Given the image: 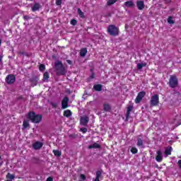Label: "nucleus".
<instances>
[{"mask_svg":"<svg viewBox=\"0 0 181 181\" xmlns=\"http://www.w3.org/2000/svg\"><path fill=\"white\" fill-rule=\"evenodd\" d=\"M64 116L69 117H71V111L69 110H66L64 112Z\"/></svg>","mask_w":181,"mask_h":181,"instance_id":"nucleus-20","label":"nucleus"},{"mask_svg":"<svg viewBox=\"0 0 181 181\" xmlns=\"http://www.w3.org/2000/svg\"><path fill=\"white\" fill-rule=\"evenodd\" d=\"M132 153H138V149L135 147H132L131 149Z\"/></svg>","mask_w":181,"mask_h":181,"instance_id":"nucleus-29","label":"nucleus"},{"mask_svg":"<svg viewBox=\"0 0 181 181\" xmlns=\"http://www.w3.org/2000/svg\"><path fill=\"white\" fill-rule=\"evenodd\" d=\"M94 90L96 91H101L103 90V86L98 84L93 86Z\"/></svg>","mask_w":181,"mask_h":181,"instance_id":"nucleus-19","label":"nucleus"},{"mask_svg":"<svg viewBox=\"0 0 181 181\" xmlns=\"http://www.w3.org/2000/svg\"><path fill=\"white\" fill-rule=\"evenodd\" d=\"M157 156H156V160L157 162H162L163 159V153H162V151L158 150L156 152Z\"/></svg>","mask_w":181,"mask_h":181,"instance_id":"nucleus-7","label":"nucleus"},{"mask_svg":"<svg viewBox=\"0 0 181 181\" xmlns=\"http://www.w3.org/2000/svg\"><path fill=\"white\" fill-rule=\"evenodd\" d=\"M28 118L32 121V122H35V124H38L40 121H42V115H36L33 112H30L28 115Z\"/></svg>","mask_w":181,"mask_h":181,"instance_id":"nucleus-2","label":"nucleus"},{"mask_svg":"<svg viewBox=\"0 0 181 181\" xmlns=\"http://www.w3.org/2000/svg\"><path fill=\"white\" fill-rule=\"evenodd\" d=\"M66 62H67V63H69V64H71V61L67 60Z\"/></svg>","mask_w":181,"mask_h":181,"instance_id":"nucleus-41","label":"nucleus"},{"mask_svg":"<svg viewBox=\"0 0 181 181\" xmlns=\"http://www.w3.org/2000/svg\"><path fill=\"white\" fill-rule=\"evenodd\" d=\"M44 81H49V73L45 72L44 76H43Z\"/></svg>","mask_w":181,"mask_h":181,"instance_id":"nucleus-23","label":"nucleus"},{"mask_svg":"<svg viewBox=\"0 0 181 181\" xmlns=\"http://www.w3.org/2000/svg\"><path fill=\"white\" fill-rule=\"evenodd\" d=\"M80 177H81V179L82 180H86V175H81V176H80Z\"/></svg>","mask_w":181,"mask_h":181,"instance_id":"nucleus-37","label":"nucleus"},{"mask_svg":"<svg viewBox=\"0 0 181 181\" xmlns=\"http://www.w3.org/2000/svg\"><path fill=\"white\" fill-rule=\"evenodd\" d=\"M169 86L171 88L177 87V78L175 76H171L169 79Z\"/></svg>","mask_w":181,"mask_h":181,"instance_id":"nucleus-4","label":"nucleus"},{"mask_svg":"<svg viewBox=\"0 0 181 181\" xmlns=\"http://www.w3.org/2000/svg\"><path fill=\"white\" fill-rule=\"evenodd\" d=\"M6 181H12V180H6Z\"/></svg>","mask_w":181,"mask_h":181,"instance_id":"nucleus-42","label":"nucleus"},{"mask_svg":"<svg viewBox=\"0 0 181 181\" xmlns=\"http://www.w3.org/2000/svg\"><path fill=\"white\" fill-rule=\"evenodd\" d=\"M6 177L8 179H9V180H13V179H15V175L11 174V173H8L6 175Z\"/></svg>","mask_w":181,"mask_h":181,"instance_id":"nucleus-24","label":"nucleus"},{"mask_svg":"<svg viewBox=\"0 0 181 181\" xmlns=\"http://www.w3.org/2000/svg\"><path fill=\"white\" fill-rule=\"evenodd\" d=\"M107 32L110 35H111V36H118V33H119V30L117 26L112 25L107 28Z\"/></svg>","mask_w":181,"mask_h":181,"instance_id":"nucleus-3","label":"nucleus"},{"mask_svg":"<svg viewBox=\"0 0 181 181\" xmlns=\"http://www.w3.org/2000/svg\"><path fill=\"white\" fill-rule=\"evenodd\" d=\"M103 110L104 111H106V112L111 111V106L108 103H105L103 105Z\"/></svg>","mask_w":181,"mask_h":181,"instance_id":"nucleus-17","label":"nucleus"},{"mask_svg":"<svg viewBox=\"0 0 181 181\" xmlns=\"http://www.w3.org/2000/svg\"><path fill=\"white\" fill-rule=\"evenodd\" d=\"M117 2V0H109L107 1V5H113V4H115Z\"/></svg>","mask_w":181,"mask_h":181,"instance_id":"nucleus-31","label":"nucleus"},{"mask_svg":"<svg viewBox=\"0 0 181 181\" xmlns=\"http://www.w3.org/2000/svg\"><path fill=\"white\" fill-rule=\"evenodd\" d=\"M144 145V141H142V139H139L137 140V146H142Z\"/></svg>","mask_w":181,"mask_h":181,"instance_id":"nucleus-26","label":"nucleus"},{"mask_svg":"<svg viewBox=\"0 0 181 181\" xmlns=\"http://www.w3.org/2000/svg\"><path fill=\"white\" fill-rule=\"evenodd\" d=\"M137 8L139 9V11H142L145 8V4H144V1H138L136 2Z\"/></svg>","mask_w":181,"mask_h":181,"instance_id":"nucleus-12","label":"nucleus"},{"mask_svg":"<svg viewBox=\"0 0 181 181\" xmlns=\"http://www.w3.org/2000/svg\"><path fill=\"white\" fill-rule=\"evenodd\" d=\"M81 132H83V134H86V132H87V128L86 127L81 128Z\"/></svg>","mask_w":181,"mask_h":181,"instance_id":"nucleus-34","label":"nucleus"},{"mask_svg":"<svg viewBox=\"0 0 181 181\" xmlns=\"http://www.w3.org/2000/svg\"><path fill=\"white\" fill-rule=\"evenodd\" d=\"M43 146V142L41 141H35L33 144V149H35V151H37L40 149Z\"/></svg>","mask_w":181,"mask_h":181,"instance_id":"nucleus-8","label":"nucleus"},{"mask_svg":"<svg viewBox=\"0 0 181 181\" xmlns=\"http://www.w3.org/2000/svg\"><path fill=\"white\" fill-rule=\"evenodd\" d=\"M78 13L80 18H84V13H83V11H81V9L78 8Z\"/></svg>","mask_w":181,"mask_h":181,"instance_id":"nucleus-27","label":"nucleus"},{"mask_svg":"<svg viewBox=\"0 0 181 181\" xmlns=\"http://www.w3.org/2000/svg\"><path fill=\"white\" fill-rule=\"evenodd\" d=\"M0 159H1V156H0Z\"/></svg>","mask_w":181,"mask_h":181,"instance_id":"nucleus-45","label":"nucleus"},{"mask_svg":"<svg viewBox=\"0 0 181 181\" xmlns=\"http://www.w3.org/2000/svg\"><path fill=\"white\" fill-rule=\"evenodd\" d=\"M15 76L13 75H8L6 78V81L7 83V84H13V83H15Z\"/></svg>","mask_w":181,"mask_h":181,"instance_id":"nucleus-9","label":"nucleus"},{"mask_svg":"<svg viewBox=\"0 0 181 181\" xmlns=\"http://www.w3.org/2000/svg\"><path fill=\"white\" fill-rule=\"evenodd\" d=\"M80 54L82 57H84L87 54V49L83 48L81 50Z\"/></svg>","mask_w":181,"mask_h":181,"instance_id":"nucleus-21","label":"nucleus"},{"mask_svg":"<svg viewBox=\"0 0 181 181\" xmlns=\"http://www.w3.org/2000/svg\"><path fill=\"white\" fill-rule=\"evenodd\" d=\"M23 18L25 21L30 19V17H29V16H24Z\"/></svg>","mask_w":181,"mask_h":181,"instance_id":"nucleus-38","label":"nucleus"},{"mask_svg":"<svg viewBox=\"0 0 181 181\" xmlns=\"http://www.w3.org/2000/svg\"><path fill=\"white\" fill-rule=\"evenodd\" d=\"M158 104H159V95H154L151 97V105L155 107Z\"/></svg>","mask_w":181,"mask_h":181,"instance_id":"nucleus-5","label":"nucleus"},{"mask_svg":"<svg viewBox=\"0 0 181 181\" xmlns=\"http://www.w3.org/2000/svg\"><path fill=\"white\" fill-rule=\"evenodd\" d=\"M134 5L135 4H134V2L132 1H126L124 4V6H125L126 8H133Z\"/></svg>","mask_w":181,"mask_h":181,"instance_id":"nucleus-13","label":"nucleus"},{"mask_svg":"<svg viewBox=\"0 0 181 181\" xmlns=\"http://www.w3.org/2000/svg\"><path fill=\"white\" fill-rule=\"evenodd\" d=\"M101 177V172L100 171H98L96 173V177L99 178Z\"/></svg>","mask_w":181,"mask_h":181,"instance_id":"nucleus-35","label":"nucleus"},{"mask_svg":"<svg viewBox=\"0 0 181 181\" xmlns=\"http://www.w3.org/2000/svg\"><path fill=\"white\" fill-rule=\"evenodd\" d=\"M47 181H53V178L52 177H49L47 179Z\"/></svg>","mask_w":181,"mask_h":181,"instance_id":"nucleus-39","label":"nucleus"},{"mask_svg":"<svg viewBox=\"0 0 181 181\" xmlns=\"http://www.w3.org/2000/svg\"><path fill=\"white\" fill-rule=\"evenodd\" d=\"M178 165H179L180 168H181V160H180L178 161Z\"/></svg>","mask_w":181,"mask_h":181,"instance_id":"nucleus-40","label":"nucleus"},{"mask_svg":"<svg viewBox=\"0 0 181 181\" xmlns=\"http://www.w3.org/2000/svg\"><path fill=\"white\" fill-rule=\"evenodd\" d=\"M53 153L55 155V156H60L62 155V152H60L59 150H53Z\"/></svg>","mask_w":181,"mask_h":181,"instance_id":"nucleus-25","label":"nucleus"},{"mask_svg":"<svg viewBox=\"0 0 181 181\" xmlns=\"http://www.w3.org/2000/svg\"><path fill=\"white\" fill-rule=\"evenodd\" d=\"M171 153H172V147H167L164 152L165 158L169 156V155H171Z\"/></svg>","mask_w":181,"mask_h":181,"instance_id":"nucleus-14","label":"nucleus"},{"mask_svg":"<svg viewBox=\"0 0 181 181\" xmlns=\"http://www.w3.org/2000/svg\"><path fill=\"white\" fill-rule=\"evenodd\" d=\"M89 149H98L99 148H100V144H97V143H95L90 146H88Z\"/></svg>","mask_w":181,"mask_h":181,"instance_id":"nucleus-18","label":"nucleus"},{"mask_svg":"<svg viewBox=\"0 0 181 181\" xmlns=\"http://www.w3.org/2000/svg\"><path fill=\"white\" fill-rule=\"evenodd\" d=\"M168 23H170V25H173V23H175V21H173V19L172 18V17H169V18H168Z\"/></svg>","mask_w":181,"mask_h":181,"instance_id":"nucleus-30","label":"nucleus"},{"mask_svg":"<svg viewBox=\"0 0 181 181\" xmlns=\"http://www.w3.org/2000/svg\"><path fill=\"white\" fill-rule=\"evenodd\" d=\"M39 9H40V4L39 3H35L32 7L33 12H36V11H39Z\"/></svg>","mask_w":181,"mask_h":181,"instance_id":"nucleus-15","label":"nucleus"},{"mask_svg":"<svg viewBox=\"0 0 181 181\" xmlns=\"http://www.w3.org/2000/svg\"><path fill=\"white\" fill-rule=\"evenodd\" d=\"M55 69L57 71V76H64V74H66V69L63 66V64L59 61H57L55 62Z\"/></svg>","mask_w":181,"mask_h":181,"instance_id":"nucleus-1","label":"nucleus"},{"mask_svg":"<svg viewBox=\"0 0 181 181\" xmlns=\"http://www.w3.org/2000/svg\"><path fill=\"white\" fill-rule=\"evenodd\" d=\"M46 69V66L44 64H40V71H43Z\"/></svg>","mask_w":181,"mask_h":181,"instance_id":"nucleus-32","label":"nucleus"},{"mask_svg":"<svg viewBox=\"0 0 181 181\" xmlns=\"http://www.w3.org/2000/svg\"><path fill=\"white\" fill-rule=\"evenodd\" d=\"M81 125L86 126L88 124V117L84 116L81 117Z\"/></svg>","mask_w":181,"mask_h":181,"instance_id":"nucleus-11","label":"nucleus"},{"mask_svg":"<svg viewBox=\"0 0 181 181\" xmlns=\"http://www.w3.org/2000/svg\"><path fill=\"white\" fill-rule=\"evenodd\" d=\"M67 107H69V98L65 97L62 102V108L64 110L67 108Z\"/></svg>","mask_w":181,"mask_h":181,"instance_id":"nucleus-10","label":"nucleus"},{"mask_svg":"<svg viewBox=\"0 0 181 181\" xmlns=\"http://www.w3.org/2000/svg\"><path fill=\"white\" fill-rule=\"evenodd\" d=\"M23 125L24 128H29V122L26 120L24 121Z\"/></svg>","mask_w":181,"mask_h":181,"instance_id":"nucleus-28","label":"nucleus"},{"mask_svg":"<svg viewBox=\"0 0 181 181\" xmlns=\"http://www.w3.org/2000/svg\"><path fill=\"white\" fill-rule=\"evenodd\" d=\"M134 107L132 105H130L127 107V112L126 115V119H128L129 118V115L131 114V111H132V109Z\"/></svg>","mask_w":181,"mask_h":181,"instance_id":"nucleus-16","label":"nucleus"},{"mask_svg":"<svg viewBox=\"0 0 181 181\" xmlns=\"http://www.w3.org/2000/svg\"><path fill=\"white\" fill-rule=\"evenodd\" d=\"M1 59H2V57H0V60H1Z\"/></svg>","mask_w":181,"mask_h":181,"instance_id":"nucleus-44","label":"nucleus"},{"mask_svg":"<svg viewBox=\"0 0 181 181\" xmlns=\"http://www.w3.org/2000/svg\"><path fill=\"white\" fill-rule=\"evenodd\" d=\"M142 67H146V63H140L137 64V69L138 70H141Z\"/></svg>","mask_w":181,"mask_h":181,"instance_id":"nucleus-22","label":"nucleus"},{"mask_svg":"<svg viewBox=\"0 0 181 181\" xmlns=\"http://www.w3.org/2000/svg\"><path fill=\"white\" fill-rule=\"evenodd\" d=\"M71 25H73V26H75V25H77V21L71 20Z\"/></svg>","mask_w":181,"mask_h":181,"instance_id":"nucleus-33","label":"nucleus"},{"mask_svg":"<svg viewBox=\"0 0 181 181\" xmlns=\"http://www.w3.org/2000/svg\"><path fill=\"white\" fill-rule=\"evenodd\" d=\"M56 5L57 6L62 5V0H56Z\"/></svg>","mask_w":181,"mask_h":181,"instance_id":"nucleus-36","label":"nucleus"},{"mask_svg":"<svg viewBox=\"0 0 181 181\" xmlns=\"http://www.w3.org/2000/svg\"><path fill=\"white\" fill-rule=\"evenodd\" d=\"M1 40H0V45H1Z\"/></svg>","mask_w":181,"mask_h":181,"instance_id":"nucleus-43","label":"nucleus"},{"mask_svg":"<svg viewBox=\"0 0 181 181\" xmlns=\"http://www.w3.org/2000/svg\"><path fill=\"white\" fill-rule=\"evenodd\" d=\"M146 94V93L144 91L139 93L137 97L135 99L136 104H139V103H141V101H142V98H144V97H145Z\"/></svg>","mask_w":181,"mask_h":181,"instance_id":"nucleus-6","label":"nucleus"}]
</instances>
